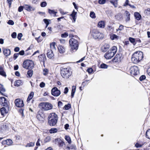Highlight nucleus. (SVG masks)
I'll return each instance as SVG.
<instances>
[{"instance_id": "1", "label": "nucleus", "mask_w": 150, "mask_h": 150, "mask_svg": "<svg viewBox=\"0 0 150 150\" xmlns=\"http://www.w3.org/2000/svg\"><path fill=\"white\" fill-rule=\"evenodd\" d=\"M143 57V53L142 51H137L132 55V61L134 64H137L142 60Z\"/></svg>"}, {"instance_id": "2", "label": "nucleus", "mask_w": 150, "mask_h": 150, "mask_svg": "<svg viewBox=\"0 0 150 150\" xmlns=\"http://www.w3.org/2000/svg\"><path fill=\"white\" fill-rule=\"evenodd\" d=\"M75 38H71L69 40V42L71 47L70 50L72 52L76 51L78 49V42L77 39H79L77 36H76Z\"/></svg>"}, {"instance_id": "3", "label": "nucleus", "mask_w": 150, "mask_h": 150, "mask_svg": "<svg viewBox=\"0 0 150 150\" xmlns=\"http://www.w3.org/2000/svg\"><path fill=\"white\" fill-rule=\"evenodd\" d=\"M60 74L63 78L68 79L71 75L72 71L70 68H61L60 69Z\"/></svg>"}, {"instance_id": "4", "label": "nucleus", "mask_w": 150, "mask_h": 150, "mask_svg": "<svg viewBox=\"0 0 150 150\" xmlns=\"http://www.w3.org/2000/svg\"><path fill=\"white\" fill-rule=\"evenodd\" d=\"M48 118V123L50 126H53L56 125L57 122L58 117L55 113L50 114Z\"/></svg>"}, {"instance_id": "5", "label": "nucleus", "mask_w": 150, "mask_h": 150, "mask_svg": "<svg viewBox=\"0 0 150 150\" xmlns=\"http://www.w3.org/2000/svg\"><path fill=\"white\" fill-rule=\"evenodd\" d=\"M91 35L92 38L95 39H102L104 36L102 33L96 29L93 30L91 31Z\"/></svg>"}, {"instance_id": "6", "label": "nucleus", "mask_w": 150, "mask_h": 150, "mask_svg": "<svg viewBox=\"0 0 150 150\" xmlns=\"http://www.w3.org/2000/svg\"><path fill=\"white\" fill-rule=\"evenodd\" d=\"M39 107L42 110L47 111L52 109V105L48 102H41L38 105Z\"/></svg>"}, {"instance_id": "7", "label": "nucleus", "mask_w": 150, "mask_h": 150, "mask_svg": "<svg viewBox=\"0 0 150 150\" xmlns=\"http://www.w3.org/2000/svg\"><path fill=\"white\" fill-rule=\"evenodd\" d=\"M34 66V64L33 61L30 60H26L23 64V67L26 69L29 68H33Z\"/></svg>"}, {"instance_id": "8", "label": "nucleus", "mask_w": 150, "mask_h": 150, "mask_svg": "<svg viewBox=\"0 0 150 150\" xmlns=\"http://www.w3.org/2000/svg\"><path fill=\"white\" fill-rule=\"evenodd\" d=\"M129 72L132 76L137 75L139 74V69L136 66L131 67L129 70Z\"/></svg>"}, {"instance_id": "9", "label": "nucleus", "mask_w": 150, "mask_h": 150, "mask_svg": "<svg viewBox=\"0 0 150 150\" xmlns=\"http://www.w3.org/2000/svg\"><path fill=\"white\" fill-rule=\"evenodd\" d=\"M123 58L122 54L121 53L117 54L114 58L112 59V61L116 62L119 63L122 60Z\"/></svg>"}, {"instance_id": "10", "label": "nucleus", "mask_w": 150, "mask_h": 150, "mask_svg": "<svg viewBox=\"0 0 150 150\" xmlns=\"http://www.w3.org/2000/svg\"><path fill=\"white\" fill-rule=\"evenodd\" d=\"M52 94L54 96H58L61 93L60 91L58 90L56 87L53 88L51 90Z\"/></svg>"}, {"instance_id": "11", "label": "nucleus", "mask_w": 150, "mask_h": 150, "mask_svg": "<svg viewBox=\"0 0 150 150\" xmlns=\"http://www.w3.org/2000/svg\"><path fill=\"white\" fill-rule=\"evenodd\" d=\"M16 105L18 107H22L24 106L23 100L20 99H17L15 101Z\"/></svg>"}, {"instance_id": "12", "label": "nucleus", "mask_w": 150, "mask_h": 150, "mask_svg": "<svg viewBox=\"0 0 150 150\" xmlns=\"http://www.w3.org/2000/svg\"><path fill=\"white\" fill-rule=\"evenodd\" d=\"M5 106V107H2L0 109L1 114L2 115H4L5 113H7L10 109L8 105Z\"/></svg>"}, {"instance_id": "13", "label": "nucleus", "mask_w": 150, "mask_h": 150, "mask_svg": "<svg viewBox=\"0 0 150 150\" xmlns=\"http://www.w3.org/2000/svg\"><path fill=\"white\" fill-rule=\"evenodd\" d=\"M38 57L40 63L43 62L44 66L45 67V62L46 59L45 55L44 54H42L39 56Z\"/></svg>"}, {"instance_id": "14", "label": "nucleus", "mask_w": 150, "mask_h": 150, "mask_svg": "<svg viewBox=\"0 0 150 150\" xmlns=\"http://www.w3.org/2000/svg\"><path fill=\"white\" fill-rule=\"evenodd\" d=\"M0 103L3 106L8 105V103L6 99L4 97L0 98Z\"/></svg>"}, {"instance_id": "15", "label": "nucleus", "mask_w": 150, "mask_h": 150, "mask_svg": "<svg viewBox=\"0 0 150 150\" xmlns=\"http://www.w3.org/2000/svg\"><path fill=\"white\" fill-rule=\"evenodd\" d=\"M114 55L109 50L105 54V57L107 59H111L112 57H113Z\"/></svg>"}, {"instance_id": "16", "label": "nucleus", "mask_w": 150, "mask_h": 150, "mask_svg": "<svg viewBox=\"0 0 150 150\" xmlns=\"http://www.w3.org/2000/svg\"><path fill=\"white\" fill-rule=\"evenodd\" d=\"M2 50L3 52L6 56L7 57L10 54L11 51L9 49L6 48H3Z\"/></svg>"}, {"instance_id": "17", "label": "nucleus", "mask_w": 150, "mask_h": 150, "mask_svg": "<svg viewBox=\"0 0 150 150\" xmlns=\"http://www.w3.org/2000/svg\"><path fill=\"white\" fill-rule=\"evenodd\" d=\"M23 6L24 8L28 11H34L35 10V8L32 7L30 5L25 4Z\"/></svg>"}, {"instance_id": "18", "label": "nucleus", "mask_w": 150, "mask_h": 150, "mask_svg": "<svg viewBox=\"0 0 150 150\" xmlns=\"http://www.w3.org/2000/svg\"><path fill=\"white\" fill-rule=\"evenodd\" d=\"M77 14V12H75V11L74 10L71 14L69 15L70 16H71L73 20V22L74 23L76 21Z\"/></svg>"}, {"instance_id": "19", "label": "nucleus", "mask_w": 150, "mask_h": 150, "mask_svg": "<svg viewBox=\"0 0 150 150\" xmlns=\"http://www.w3.org/2000/svg\"><path fill=\"white\" fill-rule=\"evenodd\" d=\"M130 14L127 11H126L125 13V18L126 22L130 20Z\"/></svg>"}, {"instance_id": "20", "label": "nucleus", "mask_w": 150, "mask_h": 150, "mask_svg": "<svg viewBox=\"0 0 150 150\" xmlns=\"http://www.w3.org/2000/svg\"><path fill=\"white\" fill-rule=\"evenodd\" d=\"M2 143L4 144H6L7 145L10 146L13 143V141L12 140L9 139L7 140L3 141L2 142Z\"/></svg>"}, {"instance_id": "21", "label": "nucleus", "mask_w": 150, "mask_h": 150, "mask_svg": "<svg viewBox=\"0 0 150 150\" xmlns=\"http://www.w3.org/2000/svg\"><path fill=\"white\" fill-rule=\"evenodd\" d=\"M110 38L112 40H116L118 39L119 37L115 34L112 33L110 34Z\"/></svg>"}, {"instance_id": "22", "label": "nucleus", "mask_w": 150, "mask_h": 150, "mask_svg": "<svg viewBox=\"0 0 150 150\" xmlns=\"http://www.w3.org/2000/svg\"><path fill=\"white\" fill-rule=\"evenodd\" d=\"M48 13L50 14L54 17L56 16V14L57 13V12L55 11L54 10H51L50 9H48Z\"/></svg>"}, {"instance_id": "23", "label": "nucleus", "mask_w": 150, "mask_h": 150, "mask_svg": "<svg viewBox=\"0 0 150 150\" xmlns=\"http://www.w3.org/2000/svg\"><path fill=\"white\" fill-rule=\"evenodd\" d=\"M105 22L103 21H99L98 24V27L100 28H104L105 27Z\"/></svg>"}, {"instance_id": "24", "label": "nucleus", "mask_w": 150, "mask_h": 150, "mask_svg": "<svg viewBox=\"0 0 150 150\" xmlns=\"http://www.w3.org/2000/svg\"><path fill=\"white\" fill-rule=\"evenodd\" d=\"M53 51L52 50H48L47 53V55L48 58H52L54 56V54L53 53Z\"/></svg>"}, {"instance_id": "25", "label": "nucleus", "mask_w": 150, "mask_h": 150, "mask_svg": "<svg viewBox=\"0 0 150 150\" xmlns=\"http://www.w3.org/2000/svg\"><path fill=\"white\" fill-rule=\"evenodd\" d=\"M117 48L116 46H114L112 47L111 49L109 50V51L111 52L114 55L117 52Z\"/></svg>"}, {"instance_id": "26", "label": "nucleus", "mask_w": 150, "mask_h": 150, "mask_svg": "<svg viewBox=\"0 0 150 150\" xmlns=\"http://www.w3.org/2000/svg\"><path fill=\"white\" fill-rule=\"evenodd\" d=\"M56 43L55 42H52L50 44V50H52V51H54L56 50V47H55Z\"/></svg>"}, {"instance_id": "27", "label": "nucleus", "mask_w": 150, "mask_h": 150, "mask_svg": "<svg viewBox=\"0 0 150 150\" xmlns=\"http://www.w3.org/2000/svg\"><path fill=\"white\" fill-rule=\"evenodd\" d=\"M58 50L59 53L62 54L65 51L64 47L61 45H59L58 46Z\"/></svg>"}, {"instance_id": "28", "label": "nucleus", "mask_w": 150, "mask_h": 150, "mask_svg": "<svg viewBox=\"0 0 150 150\" xmlns=\"http://www.w3.org/2000/svg\"><path fill=\"white\" fill-rule=\"evenodd\" d=\"M0 75L4 77L6 76V75L4 71V68L3 67L1 66L0 67Z\"/></svg>"}, {"instance_id": "29", "label": "nucleus", "mask_w": 150, "mask_h": 150, "mask_svg": "<svg viewBox=\"0 0 150 150\" xmlns=\"http://www.w3.org/2000/svg\"><path fill=\"white\" fill-rule=\"evenodd\" d=\"M118 0H110V3L112 4L115 8L117 6Z\"/></svg>"}, {"instance_id": "30", "label": "nucleus", "mask_w": 150, "mask_h": 150, "mask_svg": "<svg viewBox=\"0 0 150 150\" xmlns=\"http://www.w3.org/2000/svg\"><path fill=\"white\" fill-rule=\"evenodd\" d=\"M134 16L136 19L137 20H139L140 19L141 16L140 14L138 12H136L134 13Z\"/></svg>"}, {"instance_id": "31", "label": "nucleus", "mask_w": 150, "mask_h": 150, "mask_svg": "<svg viewBox=\"0 0 150 150\" xmlns=\"http://www.w3.org/2000/svg\"><path fill=\"white\" fill-rule=\"evenodd\" d=\"M22 83L21 80L16 81L14 83V86H19L22 84Z\"/></svg>"}, {"instance_id": "32", "label": "nucleus", "mask_w": 150, "mask_h": 150, "mask_svg": "<svg viewBox=\"0 0 150 150\" xmlns=\"http://www.w3.org/2000/svg\"><path fill=\"white\" fill-rule=\"evenodd\" d=\"M115 18L118 20L120 21L122 18V16L121 13H118L115 15Z\"/></svg>"}, {"instance_id": "33", "label": "nucleus", "mask_w": 150, "mask_h": 150, "mask_svg": "<svg viewBox=\"0 0 150 150\" xmlns=\"http://www.w3.org/2000/svg\"><path fill=\"white\" fill-rule=\"evenodd\" d=\"M34 95V93L33 92H31V93L29 95L27 99V101H29L31 99H32V98L33 97Z\"/></svg>"}, {"instance_id": "34", "label": "nucleus", "mask_w": 150, "mask_h": 150, "mask_svg": "<svg viewBox=\"0 0 150 150\" xmlns=\"http://www.w3.org/2000/svg\"><path fill=\"white\" fill-rule=\"evenodd\" d=\"M57 131V129L56 128H52L49 130V132L50 133L53 134L56 133Z\"/></svg>"}, {"instance_id": "35", "label": "nucleus", "mask_w": 150, "mask_h": 150, "mask_svg": "<svg viewBox=\"0 0 150 150\" xmlns=\"http://www.w3.org/2000/svg\"><path fill=\"white\" fill-rule=\"evenodd\" d=\"M129 40L134 45H135L136 44V40L134 38L131 37H129Z\"/></svg>"}, {"instance_id": "36", "label": "nucleus", "mask_w": 150, "mask_h": 150, "mask_svg": "<svg viewBox=\"0 0 150 150\" xmlns=\"http://www.w3.org/2000/svg\"><path fill=\"white\" fill-rule=\"evenodd\" d=\"M65 139L67 142L69 144L71 143V140L70 137L66 135L65 136Z\"/></svg>"}, {"instance_id": "37", "label": "nucleus", "mask_w": 150, "mask_h": 150, "mask_svg": "<svg viewBox=\"0 0 150 150\" xmlns=\"http://www.w3.org/2000/svg\"><path fill=\"white\" fill-rule=\"evenodd\" d=\"M48 72L49 70L47 69L46 68L44 69L43 70L42 73L45 76L47 75L48 74Z\"/></svg>"}, {"instance_id": "38", "label": "nucleus", "mask_w": 150, "mask_h": 150, "mask_svg": "<svg viewBox=\"0 0 150 150\" xmlns=\"http://www.w3.org/2000/svg\"><path fill=\"white\" fill-rule=\"evenodd\" d=\"M146 137L148 139H150V129H148L146 133Z\"/></svg>"}, {"instance_id": "39", "label": "nucleus", "mask_w": 150, "mask_h": 150, "mask_svg": "<svg viewBox=\"0 0 150 150\" xmlns=\"http://www.w3.org/2000/svg\"><path fill=\"white\" fill-rule=\"evenodd\" d=\"M5 91V89L3 86L2 84H0V93L2 94V92H4Z\"/></svg>"}, {"instance_id": "40", "label": "nucleus", "mask_w": 150, "mask_h": 150, "mask_svg": "<svg viewBox=\"0 0 150 150\" xmlns=\"http://www.w3.org/2000/svg\"><path fill=\"white\" fill-rule=\"evenodd\" d=\"M59 11L60 13L62 15H64L65 14H67V13H68V12H64L63 10L61 9L60 8L59 9Z\"/></svg>"}, {"instance_id": "41", "label": "nucleus", "mask_w": 150, "mask_h": 150, "mask_svg": "<svg viewBox=\"0 0 150 150\" xmlns=\"http://www.w3.org/2000/svg\"><path fill=\"white\" fill-rule=\"evenodd\" d=\"M71 107V105L68 103L67 105H65L64 107V109L65 110H68Z\"/></svg>"}, {"instance_id": "42", "label": "nucleus", "mask_w": 150, "mask_h": 150, "mask_svg": "<svg viewBox=\"0 0 150 150\" xmlns=\"http://www.w3.org/2000/svg\"><path fill=\"white\" fill-rule=\"evenodd\" d=\"M108 67V66L106 64L103 63L100 65V67L102 69H106Z\"/></svg>"}, {"instance_id": "43", "label": "nucleus", "mask_w": 150, "mask_h": 150, "mask_svg": "<svg viewBox=\"0 0 150 150\" xmlns=\"http://www.w3.org/2000/svg\"><path fill=\"white\" fill-rule=\"evenodd\" d=\"M109 48V45L108 44H105L104 46L102 47L103 49H104L105 50V51H106Z\"/></svg>"}, {"instance_id": "44", "label": "nucleus", "mask_w": 150, "mask_h": 150, "mask_svg": "<svg viewBox=\"0 0 150 150\" xmlns=\"http://www.w3.org/2000/svg\"><path fill=\"white\" fill-rule=\"evenodd\" d=\"M108 30L110 31V32H113L114 30V28L112 27V26H109L108 27Z\"/></svg>"}, {"instance_id": "45", "label": "nucleus", "mask_w": 150, "mask_h": 150, "mask_svg": "<svg viewBox=\"0 0 150 150\" xmlns=\"http://www.w3.org/2000/svg\"><path fill=\"white\" fill-rule=\"evenodd\" d=\"M34 145V143L33 142H30V143H28L27 145L25 146L26 147H33Z\"/></svg>"}, {"instance_id": "46", "label": "nucleus", "mask_w": 150, "mask_h": 150, "mask_svg": "<svg viewBox=\"0 0 150 150\" xmlns=\"http://www.w3.org/2000/svg\"><path fill=\"white\" fill-rule=\"evenodd\" d=\"M90 16L92 18H95L96 17L95 14L93 12H91L90 13Z\"/></svg>"}, {"instance_id": "47", "label": "nucleus", "mask_w": 150, "mask_h": 150, "mask_svg": "<svg viewBox=\"0 0 150 150\" xmlns=\"http://www.w3.org/2000/svg\"><path fill=\"white\" fill-rule=\"evenodd\" d=\"M33 71L32 70H29L28 71V75L30 77H31L32 76L33 74Z\"/></svg>"}, {"instance_id": "48", "label": "nucleus", "mask_w": 150, "mask_h": 150, "mask_svg": "<svg viewBox=\"0 0 150 150\" xmlns=\"http://www.w3.org/2000/svg\"><path fill=\"white\" fill-rule=\"evenodd\" d=\"M68 35V34L67 32H65L64 33L61 35V36L62 38H66Z\"/></svg>"}, {"instance_id": "49", "label": "nucleus", "mask_w": 150, "mask_h": 150, "mask_svg": "<svg viewBox=\"0 0 150 150\" xmlns=\"http://www.w3.org/2000/svg\"><path fill=\"white\" fill-rule=\"evenodd\" d=\"M49 20L45 19H43V21H44L45 23L46 24V28H47L49 24Z\"/></svg>"}, {"instance_id": "50", "label": "nucleus", "mask_w": 150, "mask_h": 150, "mask_svg": "<svg viewBox=\"0 0 150 150\" xmlns=\"http://www.w3.org/2000/svg\"><path fill=\"white\" fill-rule=\"evenodd\" d=\"M106 0H99L98 3L99 4H103L105 3Z\"/></svg>"}, {"instance_id": "51", "label": "nucleus", "mask_w": 150, "mask_h": 150, "mask_svg": "<svg viewBox=\"0 0 150 150\" xmlns=\"http://www.w3.org/2000/svg\"><path fill=\"white\" fill-rule=\"evenodd\" d=\"M67 150H76V147L75 146L67 147Z\"/></svg>"}, {"instance_id": "52", "label": "nucleus", "mask_w": 150, "mask_h": 150, "mask_svg": "<svg viewBox=\"0 0 150 150\" xmlns=\"http://www.w3.org/2000/svg\"><path fill=\"white\" fill-rule=\"evenodd\" d=\"M144 13L147 15L150 14V8H148L144 11Z\"/></svg>"}, {"instance_id": "53", "label": "nucleus", "mask_w": 150, "mask_h": 150, "mask_svg": "<svg viewBox=\"0 0 150 150\" xmlns=\"http://www.w3.org/2000/svg\"><path fill=\"white\" fill-rule=\"evenodd\" d=\"M124 29V26L122 25H120L119 28L116 29V31H118L119 30H122Z\"/></svg>"}, {"instance_id": "54", "label": "nucleus", "mask_w": 150, "mask_h": 150, "mask_svg": "<svg viewBox=\"0 0 150 150\" xmlns=\"http://www.w3.org/2000/svg\"><path fill=\"white\" fill-rule=\"evenodd\" d=\"M143 145V144H139L138 143H137L135 144V146L137 148H139L141 147Z\"/></svg>"}, {"instance_id": "55", "label": "nucleus", "mask_w": 150, "mask_h": 150, "mask_svg": "<svg viewBox=\"0 0 150 150\" xmlns=\"http://www.w3.org/2000/svg\"><path fill=\"white\" fill-rule=\"evenodd\" d=\"M47 5V3L45 1L42 2L40 4V6L42 7H45Z\"/></svg>"}, {"instance_id": "56", "label": "nucleus", "mask_w": 150, "mask_h": 150, "mask_svg": "<svg viewBox=\"0 0 150 150\" xmlns=\"http://www.w3.org/2000/svg\"><path fill=\"white\" fill-rule=\"evenodd\" d=\"M51 137L50 136L47 137L45 139V141L46 142H47L50 141L51 140Z\"/></svg>"}, {"instance_id": "57", "label": "nucleus", "mask_w": 150, "mask_h": 150, "mask_svg": "<svg viewBox=\"0 0 150 150\" xmlns=\"http://www.w3.org/2000/svg\"><path fill=\"white\" fill-rule=\"evenodd\" d=\"M16 35L17 34L16 33L14 32L11 34V36L13 38H15L16 37Z\"/></svg>"}, {"instance_id": "58", "label": "nucleus", "mask_w": 150, "mask_h": 150, "mask_svg": "<svg viewBox=\"0 0 150 150\" xmlns=\"http://www.w3.org/2000/svg\"><path fill=\"white\" fill-rule=\"evenodd\" d=\"M87 71L89 74H91L93 72V70L92 68H89L87 69Z\"/></svg>"}, {"instance_id": "59", "label": "nucleus", "mask_w": 150, "mask_h": 150, "mask_svg": "<svg viewBox=\"0 0 150 150\" xmlns=\"http://www.w3.org/2000/svg\"><path fill=\"white\" fill-rule=\"evenodd\" d=\"M7 23L10 25H13L14 24V22L12 20H9L8 22H7Z\"/></svg>"}, {"instance_id": "60", "label": "nucleus", "mask_w": 150, "mask_h": 150, "mask_svg": "<svg viewBox=\"0 0 150 150\" xmlns=\"http://www.w3.org/2000/svg\"><path fill=\"white\" fill-rule=\"evenodd\" d=\"M146 79V76L145 75H142L139 78V80L140 81H142Z\"/></svg>"}, {"instance_id": "61", "label": "nucleus", "mask_w": 150, "mask_h": 150, "mask_svg": "<svg viewBox=\"0 0 150 150\" xmlns=\"http://www.w3.org/2000/svg\"><path fill=\"white\" fill-rule=\"evenodd\" d=\"M19 54L18 53H15L13 55V59L16 60L18 57Z\"/></svg>"}, {"instance_id": "62", "label": "nucleus", "mask_w": 150, "mask_h": 150, "mask_svg": "<svg viewBox=\"0 0 150 150\" xmlns=\"http://www.w3.org/2000/svg\"><path fill=\"white\" fill-rule=\"evenodd\" d=\"M23 8H24V6H20L19 7L18 9V11L19 12H21L23 10Z\"/></svg>"}, {"instance_id": "63", "label": "nucleus", "mask_w": 150, "mask_h": 150, "mask_svg": "<svg viewBox=\"0 0 150 150\" xmlns=\"http://www.w3.org/2000/svg\"><path fill=\"white\" fill-rule=\"evenodd\" d=\"M22 34L21 33H19L18 35L17 38L19 40H20L22 37Z\"/></svg>"}, {"instance_id": "64", "label": "nucleus", "mask_w": 150, "mask_h": 150, "mask_svg": "<svg viewBox=\"0 0 150 150\" xmlns=\"http://www.w3.org/2000/svg\"><path fill=\"white\" fill-rule=\"evenodd\" d=\"M45 85V84L43 82H42L40 84V86L41 88L44 87Z\"/></svg>"}]
</instances>
